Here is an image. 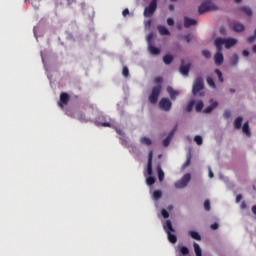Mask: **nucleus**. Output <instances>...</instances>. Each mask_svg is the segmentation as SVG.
<instances>
[{
  "label": "nucleus",
  "mask_w": 256,
  "mask_h": 256,
  "mask_svg": "<svg viewBox=\"0 0 256 256\" xmlns=\"http://www.w3.org/2000/svg\"><path fill=\"white\" fill-rule=\"evenodd\" d=\"M154 83H156V84H161V83H163V77H161V76H158V77H156L155 79H154Z\"/></svg>",
  "instance_id": "45"
},
{
  "label": "nucleus",
  "mask_w": 256,
  "mask_h": 256,
  "mask_svg": "<svg viewBox=\"0 0 256 256\" xmlns=\"http://www.w3.org/2000/svg\"><path fill=\"white\" fill-rule=\"evenodd\" d=\"M207 83L210 87H212L213 89H215L216 85H215V80H213L212 77H208L207 78Z\"/></svg>",
  "instance_id": "37"
},
{
  "label": "nucleus",
  "mask_w": 256,
  "mask_h": 256,
  "mask_svg": "<svg viewBox=\"0 0 256 256\" xmlns=\"http://www.w3.org/2000/svg\"><path fill=\"white\" fill-rule=\"evenodd\" d=\"M102 127H111V123L104 122L102 123Z\"/></svg>",
  "instance_id": "54"
},
{
  "label": "nucleus",
  "mask_w": 256,
  "mask_h": 256,
  "mask_svg": "<svg viewBox=\"0 0 256 256\" xmlns=\"http://www.w3.org/2000/svg\"><path fill=\"white\" fill-rule=\"evenodd\" d=\"M242 0H235V3H241Z\"/></svg>",
  "instance_id": "61"
},
{
  "label": "nucleus",
  "mask_w": 256,
  "mask_h": 256,
  "mask_svg": "<svg viewBox=\"0 0 256 256\" xmlns=\"http://www.w3.org/2000/svg\"><path fill=\"white\" fill-rule=\"evenodd\" d=\"M214 44H215L217 51H223V45H225V39L224 38H216Z\"/></svg>",
  "instance_id": "15"
},
{
  "label": "nucleus",
  "mask_w": 256,
  "mask_h": 256,
  "mask_svg": "<svg viewBox=\"0 0 256 256\" xmlns=\"http://www.w3.org/2000/svg\"><path fill=\"white\" fill-rule=\"evenodd\" d=\"M140 143H142V145H147V147H149V146H151L152 141H151V139L148 138V137H142V138L140 139Z\"/></svg>",
  "instance_id": "28"
},
{
  "label": "nucleus",
  "mask_w": 256,
  "mask_h": 256,
  "mask_svg": "<svg viewBox=\"0 0 256 256\" xmlns=\"http://www.w3.org/2000/svg\"><path fill=\"white\" fill-rule=\"evenodd\" d=\"M159 95H161V85L154 86L149 96V101L150 103H152V105H155V103H157V101L159 100Z\"/></svg>",
  "instance_id": "4"
},
{
  "label": "nucleus",
  "mask_w": 256,
  "mask_h": 256,
  "mask_svg": "<svg viewBox=\"0 0 256 256\" xmlns=\"http://www.w3.org/2000/svg\"><path fill=\"white\" fill-rule=\"evenodd\" d=\"M148 49L152 55H159V53H161V49H159L153 45H149Z\"/></svg>",
  "instance_id": "24"
},
{
  "label": "nucleus",
  "mask_w": 256,
  "mask_h": 256,
  "mask_svg": "<svg viewBox=\"0 0 256 256\" xmlns=\"http://www.w3.org/2000/svg\"><path fill=\"white\" fill-rule=\"evenodd\" d=\"M166 91L170 95V99H172V101H175V99H177L181 93L178 90L173 89L171 86H168Z\"/></svg>",
  "instance_id": "11"
},
{
  "label": "nucleus",
  "mask_w": 256,
  "mask_h": 256,
  "mask_svg": "<svg viewBox=\"0 0 256 256\" xmlns=\"http://www.w3.org/2000/svg\"><path fill=\"white\" fill-rule=\"evenodd\" d=\"M123 17H127V15H129V10L127 8H125L122 12Z\"/></svg>",
  "instance_id": "51"
},
{
  "label": "nucleus",
  "mask_w": 256,
  "mask_h": 256,
  "mask_svg": "<svg viewBox=\"0 0 256 256\" xmlns=\"http://www.w3.org/2000/svg\"><path fill=\"white\" fill-rule=\"evenodd\" d=\"M188 234L190 235V237H191L192 239H195L196 241H201V235L198 234V232H195V231H193V230H190V231L188 232Z\"/></svg>",
  "instance_id": "23"
},
{
  "label": "nucleus",
  "mask_w": 256,
  "mask_h": 256,
  "mask_svg": "<svg viewBox=\"0 0 256 256\" xmlns=\"http://www.w3.org/2000/svg\"><path fill=\"white\" fill-rule=\"evenodd\" d=\"M225 49H231V47L237 45V39L235 38H227L224 42Z\"/></svg>",
  "instance_id": "14"
},
{
  "label": "nucleus",
  "mask_w": 256,
  "mask_h": 256,
  "mask_svg": "<svg viewBox=\"0 0 256 256\" xmlns=\"http://www.w3.org/2000/svg\"><path fill=\"white\" fill-rule=\"evenodd\" d=\"M167 24L170 26V27H173L175 25V20H173V18H168L167 19Z\"/></svg>",
  "instance_id": "48"
},
{
  "label": "nucleus",
  "mask_w": 256,
  "mask_h": 256,
  "mask_svg": "<svg viewBox=\"0 0 256 256\" xmlns=\"http://www.w3.org/2000/svg\"><path fill=\"white\" fill-rule=\"evenodd\" d=\"M159 107L162 111H171V107H173V103L169 98H162L159 102Z\"/></svg>",
  "instance_id": "7"
},
{
  "label": "nucleus",
  "mask_w": 256,
  "mask_h": 256,
  "mask_svg": "<svg viewBox=\"0 0 256 256\" xmlns=\"http://www.w3.org/2000/svg\"><path fill=\"white\" fill-rule=\"evenodd\" d=\"M189 181H191V174L186 173L179 181L175 182L174 187L176 189H185L189 185Z\"/></svg>",
  "instance_id": "3"
},
{
  "label": "nucleus",
  "mask_w": 256,
  "mask_h": 256,
  "mask_svg": "<svg viewBox=\"0 0 256 256\" xmlns=\"http://www.w3.org/2000/svg\"><path fill=\"white\" fill-rule=\"evenodd\" d=\"M70 100H71V96H69L67 92H62L60 94V101L58 102V106L61 107V109H63L65 105H69Z\"/></svg>",
  "instance_id": "8"
},
{
  "label": "nucleus",
  "mask_w": 256,
  "mask_h": 256,
  "mask_svg": "<svg viewBox=\"0 0 256 256\" xmlns=\"http://www.w3.org/2000/svg\"><path fill=\"white\" fill-rule=\"evenodd\" d=\"M163 61H164L165 65H171V63H173V56L167 54L163 57Z\"/></svg>",
  "instance_id": "27"
},
{
  "label": "nucleus",
  "mask_w": 256,
  "mask_h": 256,
  "mask_svg": "<svg viewBox=\"0 0 256 256\" xmlns=\"http://www.w3.org/2000/svg\"><path fill=\"white\" fill-rule=\"evenodd\" d=\"M197 24V20L195 19H191L187 16L184 17V27H186V29H188V27H193V25Z\"/></svg>",
  "instance_id": "16"
},
{
  "label": "nucleus",
  "mask_w": 256,
  "mask_h": 256,
  "mask_svg": "<svg viewBox=\"0 0 256 256\" xmlns=\"http://www.w3.org/2000/svg\"><path fill=\"white\" fill-rule=\"evenodd\" d=\"M203 107H205V104L203 103V101H198L197 104H196V111L197 113H201V111H203Z\"/></svg>",
  "instance_id": "30"
},
{
  "label": "nucleus",
  "mask_w": 256,
  "mask_h": 256,
  "mask_svg": "<svg viewBox=\"0 0 256 256\" xmlns=\"http://www.w3.org/2000/svg\"><path fill=\"white\" fill-rule=\"evenodd\" d=\"M252 51H253V53H256V45H254V46L252 47Z\"/></svg>",
  "instance_id": "58"
},
{
  "label": "nucleus",
  "mask_w": 256,
  "mask_h": 256,
  "mask_svg": "<svg viewBox=\"0 0 256 256\" xmlns=\"http://www.w3.org/2000/svg\"><path fill=\"white\" fill-rule=\"evenodd\" d=\"M230 92H231V93H235V89L231 88V89H230Z\"/></svg>",
  "instance_id": "60"
},
{
  "label": "nucleus",
  "mask_w": 256,
  "mask_h": 256,
  "mask_svg": "<svg viewBox=\"0 0 256 256\" xmlns=\"http://www.w3.org/2000/svg\"><path fill=\"white\" fill-rule=\"evenodd\" d=\"M215 73L218 76V79H219L220 83H223V81H224L223 80V72H221V70H219V69H216Z\"/></svg>",
  "instance_id": "36"
},
{
  "label": "nucleus",
  "mask_w": 256,
  "mask_h": 256,
  "mask_svg": "<svg viewBox=\"0 0 256 256\" xmlns=\"http://www.w3.org/2000/svg\"><path fill=\"white\" fill-rule=\"evenodd\" d=\"M210 229H212V231H217V229H219V223H213L210 226Z\"/></svg>",
  "instance_id": "46"
},
{
  "label": "nucleus",
  "mask_w": 256,
  "mask_h": 256,
  "mask_svg": "<svg viewBox=\"0 0 256 256\" xmlns=\"http://www.w3.org/2000/svg\"><path fill=\"white\" fill-rule=\"evenodd\" d=\"M241 199H243V196L241 194H238L236 196V203H240L241 202Z\"/></svg>",
  "instance_id": "50"
},
{
  "label": "nucleus",
  "mask_w": 256,
  "mask_h": 256,
  "mask_svg": "<svg viewBox=\"0 0 256 256\" xmlns=\"http://www.w3.org/2000/svg\"><path fill=\"white\" fill-rule=\"evenodd\" d=\"M157 173H158V179L159 181H163V179H165V172H163V169L161 168V166L157 167Z\"/></svg>",
  "instance_id": "25"
},
{
  "label": "nucleus",
  "mask_w": 256,
  "mask_h": 256,
  "mask_svg": "<svg viewBox=\"0 0 256 256\" xmlns=\"http://www.w3.org/2000/svg\"><path fill=\"white\" fill-rule=\"evenodd\" d=\"M78 119L81 121V123H88L89 119H87V117H85V114H80L78 116Z\"/></svg>",
  "instance_id": "41"
},
{
  "label": "nucleus",
  "mask_w": 256,
  "mask_h": 256,
  "mask_svg": "<svg viewBox=\"0 0 256 256\" xmlns=\"http://www.w3.org/2000/svg\"><path fill=\"white\" fill-rule=\"evenodd\" d=\"M193 247H194L196 256H203V254L201 252V247L199 246V244L194 242Z\"/></svg>",
  "instance_id": "29"
},
{
  "label": "nucleus",
  "mask_w": 256,
  "mask_h": 256,
  "mask_svg": "<svg viewBox=\"0 0 256 256\" xmlns=\"http://www.w3.org/2000/svg\"><path fill=\"white\" fill-rule=\"evenodd\" d=\"M243 123V117L239 116L234 120V129H241Z\"/></svg>",
  "instance_id": "22"
},
{
  "label": "nucleus",
  "mask_w": 256,
  "mask_h": 256,
  "mask_svg": "<svg viewBox=\"0 0 256 256\" xmlns=\"http://www.w3.org/2000/svg\"><path fill=\"white\" fill-rule=\"evenodd\" d=\"M168 209H173V206H169Z\"/></svg>",
  "instance_id": "63"
},
{
  "label": "nucleus",
  "mask_w": 256,
  "mask_h": 256,
  "mask_svg": "<svg viewBox=\"0 0 256 256\" xmlns=\"http://www.w3.org/2000/svg\"><path fill=\"white\" fill-rule=\"evenodd\" d=\"M190 69H191V64H186L185 65V64H183V61H182V64L180 65V73L182 75L187 76V75H189Z\"/></svg>",
  "instance_id": "17"
},
{
  "label": "nucleus",
  "mask_w": 256,
  "mask_h": 256,
  "mask_svg": "<svg viewBox=\"0 0 256 256\" xmlns=\"http://www.w3.org/2000/svg\"><path fill=\"white\" fill-rule=\"evenodd\" d=\"M252 213L256 215V205L252 206Z\"/></svg>",
  "instance_id": "57"
},
{
  "label": "nucleus",
  "mask_w": 256,
  "mask_h": 256,
  "mask_svg": "<svg viewBox=\"0 0 256 256\" xmlns=\"http://www.w3.org/2000/svg\"><path fill=\"white\" fill-rule=\"evenodd\" d=\"M202 55L205 59H211V52L209 50H203Z\"/></svg>",
  "instance_id": "42"
},
{
  "label": "nucleus",
  "mask_w": 256,
  "mask_h": 256,
  "mask_svg": "<svg viewBox=\"0 0 256 256\" xmlns=\"http://www.w3.org/2000/svg\"><path fill=\"white\" fill-rule=\"evenodd\" d=\"M163 229L168 235V241L172 244L177 243V236L172 234L175 233V229L173 228V223L171 220H166V222L163 224Z\"/></svg>",
  "instance_id": "2"
},
{
  "label": "nucleus",
  "mask_w": 256,
  "mask_h": 256,
  "mask_svg": "<svg viewBox=\"0 0 256 256\" xmlns=\"http://www.w3.org/2000/svg\"><path fill=\"white\" fill-rule=\"evenodd\" d=\"M241 209H247V204L245 202H242Z\"/></svg>",
  "instance_id": "55"
},
{
  "label": "nucleus",
  "mask_w": 256,
  "mask_h": 256,
  "mask_svg": "<svg viewBox=\"0 0 256 256\" xmlns=\"http://www.w3.org/2000/svg\"><path fill=\"white\" fill-rule=\"evenodd\" d=\"M175 131H177V126H175V128L163 140V142H162L163 147H169V144L171 143V139H173V135H175Z\"/></svg>",
  "instance_id": "12"
},
{
  "label": "nucleus",
  "mask_w": 256,
  "mask_h": 256,
  "mask_svg": "<svg viewBox=\"0 0 256 256\" xmlns=\"http://www.w3.org/2000/svg\"><path fill=\"white\" fill-rule=\"evenodd\" d=\"M161 214L164 217V219H169V212L166 209H162Z\"/></svg>",
  "instance_id": "44"
},
{
  "label": "nucleus",
  "mask_w": 256,
  "mask_h": 256,
  "mask_svg": "<svg viewBox=\"0 0 256 256\" xmlns=\"http://www.w3.org/2000/svg\"><path fill=\"white\" fill-rule=\"evenodd\" d=\"M147 173L153 175V150H150L148 154Z\"/></svg>",
  "instance_id": "9"
},
{
  "label": "nucleus",
  "mask_w": 256,
  "mask_h": 256,
  "mask_svg": "<svg viewBox=\"0 0 256 256\" xmlns=\"http://www.w3.org/2000/svg\"><path fill=\"white\" fill-rule=\"evenodd\" d=\"M153 197H154L155 201H159V199L161 197H163V192H161L160 190H155L153 192Z\"/></svg>",
  "instance_id": "31"
},
{
  "label": "nucleus",
  "mask_w": 256,
  "mask_h": 256,
  "mask_svg": "<svg viewBox=\"0 0 256 256\" xmlns=\"http://www.w3.org/2000/svg\"><path fill=\"white\" fill-rule=\"evenodd\" d=\"M184 39L187 43H191V41L193 40V36H191V34H188L184 36Z\"/></svg>",
  "instance_id": "47"
},
{
  "label": "nucleus",
  "mask_w": 256,
  "mask_h": 256,
  "mask_svg": "<svg viewBox=\"0 0 256 256\" xmlns=\"http://www.w3.org/2000/svg\"><path fill=\"white\" fill-rule=\"evenodd\" d=\"M209 178L210 179H213V177L215 176L214 174H213V171L211 170V168H209Z\"/></svg>",
  "instance_id": "52"
},
{
  "label": "nucleus",
  "mask_w": 256,
  "mask_h": 256,
  "mask_svg": "<svg viewBox=\"0 0 256 256\" xmlns=\"http://www.w3.org/2000/svg\"><path fill=\"white\" fill-rule=\"evenodd\" d=\"M242 131L247 137H251V130L249 129V122H245L242 126Z\"/></svg>",
  "instance_id": "21"
},
{
  "label": "nucleus",
  "mask_w": 256,
  "mask_h": 256,
  "mask_svg": "<svg viewBox=\"0 0 256 256\" xmlns=\"http://www.w3.org/2000/svg\"><path fill=\"white\" fill-rule=\"evenodd\" d=\"M146 183L149 187H151V185H155V177L149 176L146 178Z\"/></svg>",
  "instance_id": "33"
},
{
  "label": "nucleus",
  "mask_w": 256,
  "mask_h": 256,
  "mask_svg": "<svg viewBox=\"0 0 256 256\" xmlns=\"http://www.w3.org/2000/svg\"><path fill=\"white\" fill-rule=\"evenodd\" d=\"M157 30L160 33V35H171L169 29H167V27H165L164 25L157 26Z\"/></svg>",
  "instance_id": "19"
},
{
  "label": "nucleus",
  "mask_w": 256,
  "mask_h": 256,
  "mask_svg": "<svg viewBox=\"0 0 256 256\" xmlns=\"http://www.w3.org/2000/svg\"><path fill=\"white\" fill-rule=\"evenodd\" d=\"M255 39H256V36L252 35V36L247 38V43H253V42H255Z\"/></svg>",
  "instance_id": "49"
},
{
  "label": "nucleus",
  "mask_w": 256,
  "mask_h": 256,
  "mask_svg": "<svg viewBox=\"0 0 256 256\" xmlns=\"http://www.w3.org/2000/svg\"><path fill=\"white\" fill-rule=\"evenodd\" d=\"M148 39L149 40L153 39V34H149Z\"/></svg>",
  "instance_id": "59"
},
{
  "label": "nucleus",
  "mask_w": 256,
  "mask_h": 256,
  "mask_svg": "<svg viewBox=\"0 0 256 256\" xmlns=\"http://www.w3.org/2000/svg\"><path fill=\"white\" fill-rule=\"evenodd\" d=\"M243 56L244 57H249V51L248 50H243Z\"/></svg>",
  "instance_id": "53"
},
{
  "label": "nucleus",
  "mask_w": 256,
  "mask_h": 256,
  "mask_svg": "<svg viewBox=\"0 0 256 256\" xmlns=\"http://www.w3.org/2000/svg\"><path fill=\"white\" fill-rule=\"evenodd\" d=\"M223 117L225 119H230L231 118V111L230 110H225L223 113Z\"/></svg>",
  "instance_id": "43"
},
{
  "label": "nucleus",
  "mask_w": 256,
  "mask_h": 256,
  "mask_svg": "<svg viewBox=\"0 0 256 256\" xmlns=\"http://www.w3.org/2000/svg\"><path fill=\"white\" fill-rule=\"evenodd\" d=\"M157 11V0H152L148 7L144 9V17H153Z\"/></svg>",
  "instance_id": "5"
},
{
  "label": "nucleus",
  "mask_w": 256,
  "mask_h": 256,
  "mask_svg": "<svg viewBox=\"0 0 256 256\" xmlns=\"http://www.w3.org/2000/svg\"><path fill=\"white\" fill-rule=\"evenodd\" d=\"M148 25H151V20L148 21Z\"/></svg>",
  "instance_id": "62"
},
{
  "label": "nucleus",
  "mask_w": 256,
  "mask_h": 256,
  "mask_svg": "<svg viewBox=\"0 0 256 256\" xmlns=\"http://www.w3.org/2000/svg\"><path fill=\"white\" fill-rule=\"evenodd\" d=\"M204 209L205 211H211V202L209 200L204 201Z\"/></svg>",
  "instance_id": "40"
},
{
  "label": "nucleus",
  "mask_w": 256,
  "mask_h": 256,
  "mask_svg": "<svg viewBox=\"0 0 256 256\" xmlns=\"http://www.w3.org/2000/svg\"><path fill=\"white\" fill-rule=\"evenodd\" d=\"M169 9H170V11H175V6L173 4H170Z\"/></svg>",
  "instance_id": "56"
},
{
  "label": "nucleus",
  "mask_w": 256,
  "mask_h": 256,
  "mask_svg": "<svg viewBox=\"0 0 256 256\" xmlns=\"http://www.w3.org/2000/svg\"><path fill=\"white\" fill-rule=\"evenodd\" d=\"M219 6H217L213 1L206 0L201 3V5L198 8L199 15H203V13H207L209 11H218Z\"/></svg>",
  "instance_id": "1"
},
{
  "label": "nucleus",
  "mask_w": 256,
  "mask_h": 256,
  "mask_svg": "<svg viewBox=\"0 0 256 256\" xmlns=\"http://www.w3.org/2000/svg\"><path fill=\"white\" fill-rule=\"evenodd\" d=\"M239 63V56L237 54H233L232 60L230 62L232 67H235Z\"/></svg>",
  "instance_id": "32"
},
{
  "label": "nucleus",
  "mask_w": 256,
  "mask_h": 256,
  "mask_svg": "<svg viewBox=\"0 0 256 256\" xmlns=\"http://www.w3.org/2000/svg\"><path fill=\"white\" fill-rule=\"evenodd\" d=\"M180 253L181 255H189V248L186 246H180Z\"/></svg>",
  "instance_id": "35"
},
{
  "label": "nucleus",
  "mask_w": 256,
  "mask_h": 256,
  "mask_svg": "<svg viewBox=\"0 0 256 256\" xmlns=\"http://www.w3.org/2000/svg\"><path fill=\"white\" fill-rule=\"evenodd\" d=\"M122 75L127 79L129 77V68L127 66H124L122 69Z\"/></svg>",
  "instance_id": "39"
},
{
  "label": "nucleus",
  "mask_w": 256,
  "mask_h": 256,
  "mask_svg": "<svg viewBox=\"0 0 256 256\" xmlns=\"http://www.w3.org/2000/svg\"><path fill=\"white\" fill-rule=\"evenodd\" d=\"M195 105V101H190L185 109V111H187V113H191V111H193V106Z\"/></svg>",
  "instance_id": "34"
},
{
  "label": "nucleus",
  "mask_w": 256,
  "mask_h": 256,
  "mask_svg": "<svg viewBox=\"0 0 256 256\" xmlns=\"http://www.w3.org/2000/svg\"><path fill=\"white\" fill-rule=\"evenodd\" d=\"M205 87V83L203 82V78L198 77L192 87V93L193 95H197V93H199V91H202V89H204Z\"/></svg>",
  "instance_id": "6"
},
{
  "label": "nucleus",
  "mask_w": 256,
  "mask_h": 256,
  "mask_svg": "<svg viewBox=\"0 0 256 256\" xmlns=\"http://www.w3.org/2000/svg\"><path fill=\"white\" fill-rule=\"evenodd\" d=\"M119 135H121V131H118Z\"/></svg>",
  "instance_id": "64"
},
{
  "label": "nucleus",
  "mask_w": 256,
  "mask_h": 256,
  "mask_svg": "<svg viewBox=\"0 0 256 256\" xmlns=\"http://www.w3.org/2000/svg\"><path fill=\"white\" fill-rule=\"evenodd\" d=\"M239 11H241L242 13H245V15H247L248 17H251V15H253V11L251 10V8L247 6L240 7Z\"/></svg>",
  "instance_id": "20"
},
{
  "label": "nucleus",
  "mask_w": 256,
  "mask_h": 256,
  "mask_svg": "<svg viewBox=\"0 0 256 256\" xmlns=\"http://www.w3.org/2000/svg\"><path fill=\"white\" fill-rule=\"evenodd\" d=\"M191 159H192L191 153H188L186 156V161L182 165V169H186V167H189V165H191Z\"/></svg>",
  "instance_id": "26"
},
{
  "label": "nucleus",
  "mask_w": 256,
  "mask_h": 256,
  "mask_svg": "<svg viewBox=\"0 0 256 256\" xmlns=\"http://www.w3.org/2000/svg\"><path fill=\"white\" fill-rule=\"evenodd\" d=\"M219 103L215 100H210V105L204 109V113H212L213 109H217Z\"/></svg>",
  "instance_id": "13"
},
{
  "label": "nucleus",
  "mask_w": 256,
  "mask_h": 256,
  "mask_svg": "<svg viewBox=\"0 0 256 256\" xmlns=\"http://www.w3.org/2000/svg\"><path fill=\"white\" fill-rule=\"evenodd\" d=\"M195 143H197V145H203V137L196 135L194 138Z\"/></svg>",
  "instance_id": "38"
},
{
  "label": "nucleus",
  "mask_w": 256,
  "mask_h": 256,
  "mask_svg": "<svg viewBox=\"0 0 256 256\" xmlns=\"http://www.w3.org/2000/svg\"><path fill=\"white\" fill-rule=\"evenodd\" d=\"M215 65H223V54L221 51H218V53L214 56Z\"/></svg>",
  "instance_id": "18"
},
{
  "label": "nucleus",
  "mask_w": 256,
  "mask_h": 256,
  "mask_svg": "<svg viewBox=\"0 0 256 256\" xmlns=\"http://www.w3.org/2000/svg\"><path fill=\"white\" fill-rule=\"evenodd\" d=\"M231 29L235 33H243V31H245V25H243V23H240V22H234L231 25Z\"/></svg>",
  "instance_id": "10"
}]
</instances>
